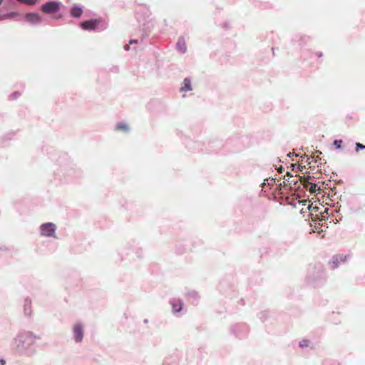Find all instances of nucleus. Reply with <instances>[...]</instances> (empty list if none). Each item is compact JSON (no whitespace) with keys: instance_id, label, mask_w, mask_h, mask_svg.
Returning <instances> with one entry per match:
<instances>
[{"instance_id":"16","label":"nucleus","mask_w":365,"mask_h":365,"mask_svg":"<svg viewBox=\"0 0 365 365\" xmlns=\"http://www.w3.org/2000/svg\"><path fill=\"white\" fill-rule=\"evenodd\" d=\"M187 295L191 299H198V294L195 291H191L187 293Z\"/></svg>"},{"instance_id":"14","label":"nucleus","mask_w":365,"mask_h":365,"mask_svg":"<svg viewBox=\"0 0 365 365\" xmlns=\"http://www.w3.org/2000/svg\"><path fill=\"white\" fill-rule=\"evenodd\" d=\"M17 15H18V14L16 12H11V13H9V14H1V21L4 20V19H10V18L15 17Z\"/></svg>"},{"instance_id":"2","label":"nucleus","mask_w":365,"mask_h":365,"mask_svg":"<svg viewBox=\"0 0 365 365\" xmlns=\"http://www.w3.org/2000/svg\"><path fill=\"white\" fill-rule=\"evenodd\" d=\"M83 30L101 31L107 28V24L100 19L85 21L81 24Z\"/></svg>"},{"instance_id":"9","label":"nucleus","mask_w":365,"mask_h":365,"mask_svg":"<svg viewBox=\"0 0 365 365\" xmlns=\"http://www.w3.org/2000/svg\"><path fill=\"white\" fill-rule=\"evenodd\" d=\"M176 48L181 53H185L187 51L186 43L184 38H180L176 43Z\"/></svg>"},{"instance_id":"23","label":"nucleus","mask_w":365,"mask_h":365,"mask_svg":"<svg viewBox=\"0 0 365 365\" xmlns=\"http://www.w3.org/2000/svg\"><path fill=\"white\" fill-rule=\"evenodd\" d=\"M124 49H125V51H128V50L130 49V46H129V45H128V44L125 45V46H124Z\"/></svg>"},{"instance_id":"18","label":"nucleus","mask_w":365,"mask_h":365,"mask_svg":"<svg viewBox=\"0 0 365 365\" xmlns=\"http://www.w3.org/2000/svg\"><path fill=\"white\" fill-rule=\"evenodd\" d=\"M299 346L302 348L307 347L309 346V341L304 339L299 342Z\"/></svg>"},{"instance_id":"12","label":"nucleus","mask_w":365,"mask_h":365,"mask_svg":"<svg viewBox=\"0 0 365 365\" xmlns=\"http://www.w3.org/2000/svg\"><path fill=\"white\" fill-rule=\"evenodd\" d=\"M192 90L191 81L186 78L183 81V86L181 87V91H190Z\"/></svg>"},{"instance_id":"17","label":"nucleus","mask_w":365,"mask_h":365,"mask_svg":"<svg viewBox=\"0 0 365 365\" xmlns=\"http://www.w3.org/2000/svg\"><path fill=\"white\" fill-rule=\"evenodd\" d=\"M342 140H335L333 143L334 145L336 147V148L337 149H341V144H342Z\"/></svg>"},{"instance_id":"4","label":"nucleus","mask_w":365,"mask_h":365,"mask_svg":"<svg viewBox=\"0 0 365 365\" xmlns=\"http://www.w3.org/2000/svg\"><path fill=\"white\" fill-rule=\"evenodd\" d=\"M85 331V325L81 322H77L72 327V336L76 343L83 341Z\"/></svg>"},{"instance_id":"8","label":"nucleus","mask_w":365,"mask_h":365,"mask_svg":"<svg viewBox=\"0 0 365 365\" xmlns=\"http://www.w3.org/2000/svg\"><path fill=\"white\" fill-rule=\"evenodd\" d=\"M346 257H344L343 255H335L331 258V259L329 262V264H331L333 269H335L338 267L341 263L344 262L346 261Z\"/></svg>"},{"instance_id":"11","label":"nucleus","mask_w":365,"mask_h":365,"mask_svg":"<svg viewBox=\"0 0 365 365\" xmlns=\"http://www.w3.org/2000/svg\"><path fill=\"white\" fill-rule=\"evenodd\" d=\"M71 15L74 18H79L82 14V8L74 5L71 9Z\"/></svg>"},{"instance_id":"1","label":"nucleus","mask_w":365,"mask_h":365,"mask_svg":"<svg viewBox=\"0 0 365 365\" xmlns=\"http://www.w3.org/2000/svg\"><path fill=\"white\" fill-rule=\"evenodd\" d=\"M40 337L29 331H22L14 338L12 345L20 354L31 356L36 353V341Z\"/></svg>"},{"instance_id":"19","label":"nucleus","mask_w":365,"mask_h":365,"mask_svg":"<svg viewBox=\"0 0 365 365\" xmlns=\"http://www.w3.org/2000/svg\"><path fill=\"white\" fill-rule=\"evenodd\" d=\"M359 150H365V145H364L359 143H356V151L358 152Z\"/></svg>"},{"instance_id":"10","label":"nucleus","mask_w":365,"mask_h":365,"mask_svg":"<svg viewBox=\"0 0 365 365\" xmlns=\"http://www.w3.org/2000/svg\"><path fill=\"white\" fill-rule=\"evenodd\" d=\"M24 312L26 316L31 315V300L29 299H26L24 301Z\"/></svg>"},{"instance_id":"26","label":"nucleus","mask_w":365,"mask_h":365,"mask_svg":"<svg viewBox=\"0 0 365 365\" xmlns=\"http://www.w3.org/2000/svg\"><path fill=\"white\" fill-rule=\"evenodd\" d=\"M3 0H0V5L2 4Z\"/></svg>"},{"instance_id":"5","label":"nucleus","mask_w":365,"mask_h":365,"mask_svg":"<svg viewBox=\"0 0 365 365\" xmlns=\"http://www.w3.org/2000/svg\"><path fill=\"white\" fill-rule=\"evenodd\" d=\"M60 9V3L57 1H48L41 6V11L45 14H53Z\"/></svg>"},{"instance_id":"22","label":"nucleus","mask_w":365,"mask_h":365,"mask_svg":"<svg viewBox=\"0 0 365 365\" xmlns=\"http://www.w3.org/2000/svg\"><path fill=\"white\" fill-rule=\"evenodd\" d=\"M8 250V249H7L4 245H1V244L0 243V252H1V251H6V250Z\"/></svg>"},{"instance_id":"6","label":"nucleus","mask_w":365,"mask_h":365,"mask_svg":"<svg viewBox=\"0 0 365 365\" xmlns=\"http://www.w3.org/2000/svg\"><path fill=\"white\" fill-rule=\"evenodd\" d=\"M25 18L28 22L32 24H40L43 20L38 14L33 12L26 14Z\"/></svg>"},{"instance_id":"20","label":"nucleus","mask_w":365,"mask_h":365,"mask_svg":"<svg viewBox=\"0 0 365 365\" xmlns=\"http://www.w3.org/2000/svg\"><path fill=\"white\" fill-rule=\"evenodd\" d=\"M20 96L19 93L15 92L11 95V98L14 99L17 98Z\"/></svg>"},{"instance_id":"13","label":"nucleus","mask_w":365,"mask_h":365,"mask_svg":"<svg viewBox=\"0 0 365 365\" xmlns=\"http://www.w3.org/2000/svg\"><path fill=\"white\" fill-rule=\"evenodd\" d=\"M116 129L128 131L129 130V128L126 123L121 122V123H118L116 125Z\"/></svg>"},{"instance_id":"7","label":"nucleus","mask_w":365,"mask_h":365,"mask_svg":"<svg viewBox=\"0 0 365 365\" xmlns=\"http://www.w3.org/2000/svg\"><path fill=\"white\" fill-rule=\"evenodd\" d=\"M170 304L173 314L179 313L182 309L183 302L181 299H173L170 301Z\"/></svg>"},{"instance_id":"21","label":"nucleus","mask_w":365,"mask_h":365,"mask_svg":"<svg viewBox=\"0 0 365 365\" xmlns=\"http://www.w3.org/2000/svg\"><path fill=\"white\" fill-rule=\"evenodd\" d=\"M316 187H317V185L315 184H312L311 187H310V191L312 192H315L317 190Z\"/></svg>"},{"instance_id":"3","label":"nucleus","mask_w":365,"mask_h":365,"mask_svg":"<svg viewBox=\"0 0 365 365\" xmlns=\"http://www.w3.org/2000/svg\"><path fill=\"white\" fill-rule=\"evenodd\" d=\"M39 232L41 237L56 238V225L53 222L43 223L39 227Z\"/></svg>"},{"instance_id":"15","label":"nucleus","mask_w":365,"mask_h":365,"mask_svg":"<svg viewBox=\"0 0 365 365\" xmlns=\"http://www.w3.org/2000/svg\"><path fill=\"white\" fill-rule=\"evenodd\" d=\"M19 2L25 4L27 5H34L36 4L37 0H17Z\"/></svg>"},{"instance_id":"25","label":"nucleus","mask_w":365,"mask_h":365,"mask_svg":"<svg viewBox=\"0 0 365 365\" xmlns=\"http://www.w3.org/2000/svg\"><path fill=\"white\" fill-rule=\"evenodd\" d=\"M5 361L4 359H0V365H4Z\"/></svg>"},{"instance_id":"24","label":"nucleus","mask_w":365,"mask_h":365,"mask_svg":"<svg viewBox=\"0 0 365 365\" xmlns=\"http://www.w3.org/2000/svg\"><path fill=\"white\" fill-rule=\"evenodd\" d=\"M137 42H138V41H137V40H130V44H133V43H137Z\"/></svg>"}]
</instances>
